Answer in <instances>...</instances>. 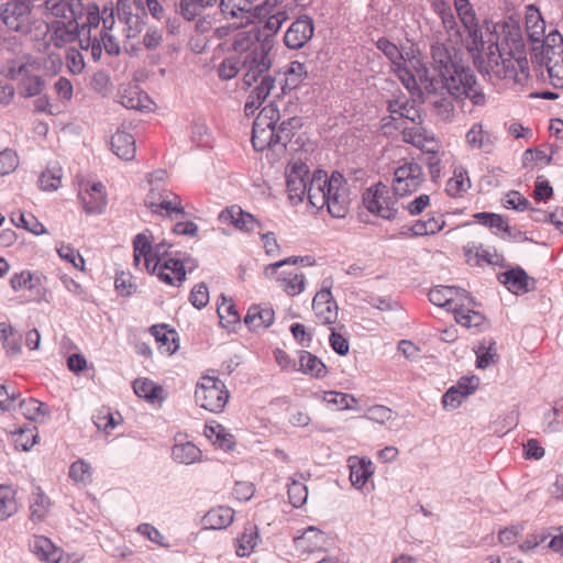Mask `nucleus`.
I'll list each match as a JSON object with an SVG mask.
<instances>
[{
  "instance_id": "f257e3e1",
  "label": "nucleus",
  "mask_w": 563,
  "mask_h": 563,
  "mask_svg": "<svg viewBox=\"0 0 563 563\" xmlns=\"http://www.w3.org/2000/svg\"><path fill=\"white\" fill-rule=\"evenodd\" d=\"M483 32V53L474 60L481 71L506 78L515 70L516 65L522 67L527 59L521 58L523 48L519 24L515 21L485 22Z\"/></svg>"
},
{
  "instance_id": "f03ea898",
  "label": "nucleus",
  "mask_w": 563,
  "mask_h": 563,
  "mask_svg": "<svg viewBox=\"0 0 563 563\" xmlns=\"http://www.w3.org/2000/svg\"><path fill=\"white\" fill-rule=\"evenodd\" d=\"M376 46L390 60L393 74L412 96L423 97L424 93L437 91V81L430 75V69L418 48L411 46L401 52L396 44L385 37L379 38Z\"/></svg>"
},
{
  "instance_id": "7ed1b4c3",
  "label": "nucleus",
  "mask_w": 563,
  "mask_h": 563,
  "mask_svg": "<svg viewBox=\"0 0 563 563\" xmlns=\"http://www.w3.org/2000/svg\"><path fill=\"white\" fill-rule=\"evenodd\" d=\"M170 245L161 242L153 246L150 231L139 233L133 240V262L139 268L143 262L144 269L169 286H180L186 279L184 263L170 255Z\"/></svg>"
},
{
  "instance_id": "20e7f679",
  "label": "nucleus",
  "mask_w": 563,
  "mask_h": 563,
  "mask_svg": "<svg viewBox=\"0 0 563 563\" xmlns=\"http://www.w3.org/2000/svg\"><path fill=\"white\" fill-rule=\"evenodd\" d=\"M308 200L316 209L324 207L334 218H344L350 205L347 181L339 172L329 177L324 170H316L308 187Z\"/></svg>"
},
{
  "instance_id": "39448f33",
  "label": "nucleus",
  "mask_w": 563,
  "mask_h": 563,
  "mask_svg": "<svg viewBox=\"0 0 563 563\" xmlns=\"http://www.w3.org/2000/svg\"><path fill=\"white\" fill-rule=\"evenodd\" d=\"M280 119L275 103L265 106L253 123L252 144L255 151L284 150L291 140L294 130L299 125V119L290 118L276 128Z\"/></svg>"
},
{
  "instance_id": "423d86ee",
  "label": "nucleus",
  "mask_w": 563,
  "mask_h": 563,
  "mask_svg": "<svg viewBox=\"0 0 563 563\" xmlns=\"http://www.w3.org/2000/svg\"><path fill=\"white\" fill-rule=\"evenodd\" d=\"M441 78V81L433 78L437 81V91L433 95L438 92L439 85L442 84L443 88L456 100L470 99L474 106L485 104V93L470 68L455 65L448 75H443Z\"/></svg>"
},
{
  "instance_id": "0eeeda50",
  "label": "nucleus",
  "mask_w": 563,
  "mask_h": 563,
  "mask_svg": "<svg viewBox=\"0 0 563 563\" xmlns=\"http://www.w3.org/2000/svg\"><path fill=\"white\" fill-rule=\"evenodd\" d=\"M455 11L463 25V31L456 30V37L474 60L481 58L483 53V29L478 24V19L473 5L468 0H453Z\"/></svg>"
},
{
  "instance_id": "6e6552de",
  "label": "nucleus",
  "mask_w": 563,
  "mask_h": 563,
  "mask_svg": "<svg viewBox=\"0 0 563 563\" xmlns=\"http://www.w3.org/2000/svg\"><path fill=\"white\" fill-rule=\"evenodd\" d=\"M60 66L59 58H56V55L51 54L44 63L42 64L38 60H32L25 64H22L18 67V69L11 68L9 69V76L12 78H16L18 76H22L21 78V90L26 97H34L41 93L44 88V80L38 75H31L32 71H40L43 69L45 75H55L58 67Z\"/></svg>"
},
{
  "instance_id": "1a4fd4ad",
  "label": "nucleus",
  "mask_w": 563,
  "mask_h": 563,
  "mask_svg": "<svg viewBox=\"0 0 563 563\" xmlns=\"http://www.w3.org/2000/svg\"><path fill=\"white\" fill-rule=\"evenodd\" d=\"M230 398L225 384L216 376L205 375L200 377L195 389L196 402L212 413L224 410Z\"/></svg>"
},
{
  "instance_id": "9d476101",
  "label": "nucleus",
  "mask_w": 563,
  "mask_h": 563,
  "mask_svg": "<svg viewBox=\"0 0 563 563\" xmlns=\"http://www.w3.org/2000/svg\"><path fill=\"white\" fill-rule=\"evenodd\" d=\"M426 180L422 166L415 161H404L394 170L391 188L394 196L407 198L417 192Z\"/></svg>"
},
{
  "instance_id": "9b49d317",
  "label": "nucleus",
  "mask_w": 563,
  "mask_h": 563,
  "mask_svg": "<svg viewBox=\"0 0 563 563\" xmlns=\"http://www.w3.org/2000/svg\"><path fill=\"white\" fill-rule=\"evenodd\" d=\"M397 198L394 194L390 195L386 185L378 183L364 192L363 203L371 213L385 220H393L398 213Z\"/></svg>"
},
{
  "instance_id": "f8f14e48",
  "label": "nucleus",
  "mask_w": 563,
  "mask_h": 563,
  "mask_svg": "<svg viewBox=\"0 0 563 563\" xmlns=\"http://www.w3.org/2000/svg\"><path fill=\"white\" fill-rule=\"evenodd\" d=\"M1 21L11 31L27 34L34 22L30 4L23 0H12L0 9Z\"/></svg>"
},
{
  "instance_id": "ddd939ff",
  "label": "nucleus",
  "mask_w": 563,
  "mask_h": 563,
  "mask_svg": "<svg viewBox=\"0 0 563 563\" xmlns=\"http://www.w3.org/2000/svg\"><path fill=\"white\" fill-rule=\"evenodd\" d=\"M332 282L323 280L322 287L312 299V311L316 321L332 329L338 322L339 306L331 292Z\"/></svg>"
},
{
  "instance_id": "4468645a",
  "label": "nucleus",
  "mask_w": 563,
  "mask_h": 563,
  "mask_svg": "<svg viewBox=\"0 0 563 563\" xmlns=\"http://www.w3.org/2000/svg\"><path fill=\"white\" fill-rule=\"evenodd\" d=\"M29 550L41 563H78L80 561L75 554L66 553L49 538L42 534L32 537Z\"/></svg>"
},
{
  "instance_id": "2eb2a0df",
  "label": "nucleus",
  "mask_w": 563,
  "mask_h": 563,
  "mask_svg": "<svg viewBox=\"0 0 563 563\" xmlns=\"http://www.w3.org/2000/svg\"><path fill=\"white\" fill-rule=\"evenodd\" d=\"M146 207L156 214L173 218L185 216L181 198L167 189L152 188L145 199Z\"/></svg>"
},
{
  "instance_id": "dca6fc26",
  "label": "nucleus",
  "mask_w": 563,
  "mask_h": 563,
  "mask_svg": "<svg viewBox=\"0 0 563 563\" xmlns=\"http://www.w3.org/2000/svg\"><path fill=\"white\" fill-rule=\"evenodd\" d=\"M78 199L87 214H100L108 205L106 186L101 181L81 180L78 185Z\"/></svg>"
},
{
  "instance_id": "f3484780",
  "label": "nucleus",
  "mask_w": 563,
  "mask_h": 563,
  "mask_svg": "<svg viewBox=\"0 0 563 563\" xmlns=\"http://www.w3.org/2000/svg\"><path fill=\"white\" fill-rule=\"evenodd\" d=\"M298 257H289L287 260L271 264L268 268L276 274L277 286L288 296L295 297L303 292L306 288V276L297 269L278 272L285 264H296Z\"/></svg>"
},
{
  "instance_id": "a211bd4d",
  "label": "nucleus",
  "mask_w": 563,
  "mask_h": 563,
  "mask_svg": "<svg viewBox=\"0 0 563 563\" xmlns=\"http://www.w3.org/2000/svg\"><path fill=\"white\" fill-rule=\"evenodd\" d=\"M308 166L301 162L289 165L286 170V187L290 200L302 201L308 196Z\"/></svg>"
},
{
  "instance_id": "6ab92c4d",
  "label": "nucleus",
  "mask_w": 563,
  "mask_h": 563,
  "mask_svg": "<svg viewBox=\"0 0 563 563\" xmlns=\"http://www.w3.org/2000/svg\"><path fill=\"white\" fill-rule=\"evenodd\" d=\"M313 33V20L309 15H302L294 21L286 31L285 45L291 49H299L311 40Z\"/></svg>"
},
{
  "instance_id": "aec40b11",
  "label": "nucleus",
  "mask_w": 563,
  "mask_h": 563,
  "mask_svg": "<svg viewBox=\"0 0 563 563\" xmlns=\"http://www.w3.org/2000/svg\"><path fill=\"white\" fill-rule=\"evenodd\" d=\"M48 41L56 47L75 42L79 36L78 20H51L47 26Z\"/></svg>"
},
{
  "instance_id": "412c9836",
  "label": "nucleus",
  "mask_w": 563,
  "mask_h": 563,
  "mask_svg": "<svg viewBox=\"0 0 563 563\" xmlns=\"http://www.w3.org/2000/svg\"><path fill=\"white\" fill-rule=\"evenodd\" d=\"M219 221L223 224L233 225L235 229L243 232H254L261 229L260 221L238 205L222 210L219 214Z\"/></svg>"
},
{
  "instance_id": "4be33fe9",
  "label": "nucleus",
  "mask_w": 563,
  "mask_h": 563,
  "mask_svg": "<svg viewBox=\"0 0 563 563\" xmlns=\"http://www.w3.org/2000/svg\"><path fill=\"white\" fill-rule=\"evenodd\" d=\"M495 134L483 122H475L465 133V144L472 151L492 153L496 145Z\"/></svg>"
},
{
  "instance_id": "5701e85b",
  "label": "nucleus",
  "mask_w": 563,
  "mask_h": 563,
  "mask_svg": "<svg viewBox=\"0 0 563 563\" xmlns=\"http://www.w3.org/2000/svg\"><path fill=\"white\" fill-rule=\"evenodd\" d=\"M81 11L80 0H46L44 2L45 15L51 20H78Z\"/></svg>"
},
{
  "instance_id": "b1692460",
  "label": "nucleus",
  "mask_w": 563,
  "mask_h": 563,
  "mask_svg": "<svg viewBox=\"0 0 563 563\" xmlns=\"http://www.w3.org/2000/svg\"><path fill=\"white\" fill-rule=\"evenodd\" d=\"M402 139L424 153H439L441 143L435 135L421 126L405 128Z\"/></svg>"
},
{
  "instance_id": "393cba45",
  "label": "nucleus",
  "mask_w": 563,
  "mask_h": 563,
  "mask_svg": "<svg viewBox=\"0 0 563 563\" xmlns=\"http://www.w3.org/2000/svg\"><path fill=\"white\" fill-rule=\"evenodd\" d=\"M245 63L247 65V70L244 74L243 82L247 87H252L260 82L264 77L271 76L268 74L271 60L264 48H261L260 52H254V55H252L251 58L247 57Z\"/></svg>"
},
{
  "instance_id": "a878e982",
  "label": "nucleus",
  "mask_w": 563,
  "mask_h": 563,
  "mask_svg": "<svg viewBox=\"0 0 563 563\" xmlns=\"http://www.w3.org/2000/svg\"><path fill=\"white\" fill-rule=\"evenodd\" d=\"M465 291L454 287L438 286L429 291V300L438 306L454 312L461 300H465Z\"/></svg>"
},
{
  "instance_id": "bb28decb",
  "label": "nucleus",
  "mask_w": 563,
  "mask_h": 563,
  "mask_svg": "<svg viewBox=\"0 0 563 563\" xmlns=\"http://www.w3.org/2000/svg\"><path fill=\"white\" fill-rule=\"evenodd\" d=\"M329 537L321 530L309 527L295 539V547L300 553L320 552L327 548Z\"/></svg>"
},
{
  "instance_id": "cd10ccee",
  "label": "nucleus",
  "mask_w": 563,
  "mask_h": 563,
  "mask_svg": "<svg viewBox=\"0 0 563 563\" xmlns=\"http://www.w3.org/2000/svg\"><path fill=\"white\" fill-rule=\"evenodd\" d=\"M543 54L551 84L555 88H563V46L552 47L547 45Z\"/></svg>"
},
{
  "instance_id": "c85d7f7f",
  "label": "nucleus",
  "mask_w": 563,
  "mask_h": 563,
  "mask_svg": "<svg viewBox=\"0 0 563 563\" xmlns=\"http://www.w3.org/2000/svg\"><path fill=\"white\" fill-rule=\"evenodd\" d=\"M455 321L465 328H479L485 322L483 313L474 309V301L465 295V300H461L453 312Z\"/></svg>"
},
{
  "instance_id": "c756f323",
  "label": "nucleus",
  "mask_w": 563,
  "mask_h": 563,
  "mask_svg": "<svg viewBox=\"0 0 563 563\" xmlns=\"http://www.w3.org/2000/svg\"><path fill=\"white\" fill-rule=\"evenodd\" d=\"M275 320V311L267 305H252L244 318L245 324L252 331L267 329Z\"/></svg>"
},
{
  "instance_id": "7c9ffc66",
  "label": "nucleus",
  "mask_w": 563,
  "mask_h": 563,
  "mask_svg": "<svg viewBox=\"0 0 563 563\" xmlns=\"http://www.w3.org/2000/svg\"><path fill=\"white\" fill-rule=\"evenodd\" d=\"M347 466L350 468V481L357 489H362L374 474L372 461L364 457L350 456Z\"/></svg>"
},
{
  "instance_id": "2f4dec72",
  "label": "nucleus",
  "mask_w": 563,
  "mask_h": 563,
  "mask_svg": "<svg viewBox=\"0 0 563 563\" xmlns=\"http://www.w3.org/2000/svg\"><path fill=\"white\" fill-rule=\"evenodd\" d=\"M155 338L157 349L162 354L172 355L178 349V335L173 329H168L166 324H155L150 329Z\"/></svg>"
},
{
  "instance_id": "473e14b6",
  "label": "nucleus",
  "mask_w": 563,
  "mask_h": 563,
  "mask_svg": "<svg viewBox=\"0 0 563 563\" xmlns=\"http://www.w3.org/2000/svg\"><path fill=\"white\" fill-rule=\"evenodd\" d=\"M120 102L128 109L140 111H152L155 106L148 95L136 86L125 88L120 95Z\"/></svg>"
},
{
  "instance_id": "72a5a7b5",
  "label": "nucleus",
  "mask_w": 563,
  "mask_h": 563,
  "mask_svg": "<svg viewBox=\"0 0 563 563\" xmlns=\"http://www.w3.org/2000/svg\"><path fill=\"white\" fill-rule=\"evenodd\" d=\"M80 47L82 49H88L91 47V55L95 60H99L102 55V48H104L106 53L109 55H118L120 53V44L119 42L107 32L101 34V38H93L91 42L90 37L85 41L80 40Z\"/></svg>"
},
{
  "instance_id": "f704fd0d",
  "label": "nucleus",
  "mask_w": 563,
  "mask_h": 563,
  "mask_svg": "<svg viewBox=\"0 0 563 563\" xmlns=\"http://www.w3.org/2000/svg\"><path fill=\"white\" fill-rule=\"evenodd\" d=\"M464 256L471 266H482L484 264H497L499 262V255L495 249L484 247L470 243L463 249Z\"/></svg>"
},
{
  "instance_id": "c9c22d12",
  "label": "nucleus",
  "mask_w": 563,
  "mask_h": 563,
  "mask_svg": "<svg viewBox=\"0 0 563 563\" xmlns=\"http://www.w3.org/2000/svg\"><path fill=\"white\" fill-rule=\"evenodd\" d=\"M262 30L258 25L252 24L249 29L240 31L234 40V48L236 51L246 52L251 51V55L254 52H260L264 46L261 44Z\"/></svg>"
},
{
  "instance_id": "e433bc0d",
  "label": "nucleus",
  "mask_w": 563,
  "mask_h": 563,
  "mask_svg": "<svg viewBox=\"0 0 563 563\" xmlns=\"http://www.w3.org/2000/svg\"><path fill=\"white\" fill-rule=\"evenodd\" d=\"M499 280L509 291L516 295L526 294L530 289L531 279L520 267L503 273L499 276Z\"/></svg>"
},
{
  "instance_id": "4c0bfd02",
  "label": "nucleus",
  "mask_w": 563,
  "mask_h": 563,
  "mask_svg": "<svg viewBox=\"0 0 563 563\" xmlns=\"http://www.w3.org/2000/svg\"><path fill=\"white\" fill-rule=\"evenodd\" d=\"M526 31L531 42L539 43L544 38L545 22L539 9L530 4L526 9Z\"/></svg>"
},
{
  "instance_id": "58836bf2",
  "label": "nucleus",
  "mask_w": 563,
  "mask_h": 563,
  "mask_svg": "<svg viewBox=\"0 0 563 563\" xmlns=\"http://www.w3.org/2000/svg\"><path fill=\"white\" fill-rule=\"evenodd\" d=\"M203 434L213 445L221 450L230 451L235 445L234 437L220 423H207Z\"/></svg>"
},
{
  "instance_id": "ea45409f",
  "label": "nucleus",
  "mask_w": 563,
  "mask_h": 563,
  "mask_svg": "<svg viewBox=\"0 0 563 563\" xmlns=\"http://www.w3.org/2000/svg\"><path fill=\"white\" fill-rule=\"evenodd\" d=\"M217 313L220 325L228 330H233L241 321L240 312L238 311L233 299L227 298L224 295H221L220 297Z\"/></svg>"
},
{
  "instance_id": "a19ab883",
  "label": "nucleus",
  "mask_w": 563,
  "mask_h": 563,
  "mask_svg": "<svg viewBox=\"0 0 563 563\" xmlns=\"http://www.w3.org/2000/svg\"><path fill=\"white\" fill-rule=\"evenodd\" d=\"M234 519V510L228 506H219L210 509L202 518L208 529L220 530L229 527Z\"/></svg>"
},
{
  "instance_id": "79ce46f5",
  "label": "nucleus",
  "mask_w": 563,
  "mask_h": 563,
  "mask_svg": "<svg viewBox=\"0 0 563 563\" xmlns=\"http://www.w3.org/2000/svg\"><path fill=\"white\" fill-rule=\"evenodd\" d=\"M297 371L314 378H323L328 374L325 364L308 351L299 352V367Z\"/></svg>"
},
{
  "instance_id": "37998d69",
  "label": "nucleus",
  "mask_w": 563,
  "mask_h": 563,
  "mask_svg": "<svg viewBox=\"0 0 563 563\" xmlns=\"http://www.w3.org/2000/svg\"><path fill=\"white\" fill-rule=\"evenodd\" d=\"M258 529L254 523H247L243 532L235 539V553L240 558L249 556L253 553L258 543Z\"/></svg>"
},
{
  "instance_id": "c03bdc74",
  "label": "nucleus",
  "mask_w": 563,
  "mask_h": 563,
  "mask_svg": "<svg viewBox=\"0 0 563 563\" xmlns=\"http://www.w3.org/2000/svg\"><path fill=\"white\" fill-rule=\"evenodd\" d=\"M133 390L140 398L151 404L162 402L164 400V389L148 378H136L133 382Z\"/></svg>"
},
{
  "instance_id": "a18cd8bd",
  "label": "nucleus",
  "mask_w": 563,
  "mask_h": 563,
  "mask_svg": "<svg viewBox=\"0 0 563 563\" xmlns=\"http://www.w3.org/2000/svg\"><path fill=\"white\" fill-rule=\"evenodd\" d=\"M113 153L122 159L130 161L135 156V139L132 134L118 131L111 139Z\"/></svg>"
},
{
  "instance_id": "49530a36",
  "label": "nucleus",
  "mask_w": 563,
  "mask_h": 563,
  "mask_svg": "<svg viewBox=\"0 0 563 563\" xmlns=\"http://www.w3.org/2000/svg\"><path fill=\"white\" fill-rule=\"evenodd\" d=\"M471 186L468 172L465 167L457 166L453 169V175L446 183L445 191L450 197L457 198L466 194Z\"/></svg>"
},
{
  "instance_id": "de8ad7c7",
  "label": "nucleus",
  "mask_w": 563,
  "mask_h": 563,
  "mask_svg": "<svg viewBox=\"0 0 563 563\" xmlns=\"http://www.w3.org/2000/svg\"><path fill=\"white\" fill-rule=\"evenodd\" d=\"M445 225V220L442 213L434 212L426 219L417 220L410 228V231L416 236L432 235L440 232Z\"/></svg>"
},
{
  "instance_id": "09e8293b",
  "label": "nucleus",
  "mask_w": 563,
  "mask_h": 563,
  "mask_svg": "<svg viewBox=\"0 0 563 563\" xmlns=\"http://www.w3.org/2000/svg\"><path fill=\"white\" fill-rule=\"evenodd\" d=\"M201 450L192 442H177L172 449L173 459L180 464H192L201 460Z\"/></svg>"
},
{
  "instance_id": "8fccbe9b",
  "label": "nucleus",
  "mask_w": 563,
  "mask_h": 563,
  "mask_svg": "<svg viewBox=\"0 0 563 563\" xmlns=\"http://www.w3.org/2000/svg\"><path fill=\"white\" fill-rule=\"evenodd\" d=\"M16 493L10 485H0V521L12 517L19 508Z\"/></svg>"
},
{
  "instance_id": "3c124183",
  "label": "nucleus",
  "mask_w": 563,
  "mask_h": 563,
  "mask_svg": "<svg viewBox=\"0 0 563 563\" xmlns=\"http://www.w3.org/2000/svg\"><path fill=\"white\" fill-rule=\"evenodd\" d=\"M388 111L390 112V118L393 120L408 119L415 122L416 119L419 118L418 110L407 99H396L389 101Z\"/></svg>"
},
{
  "instance_id": "603ef678",
  "label": "nucleus",
  "mask_w": 563,
  "mask_h": 563,
  "mask_svg": "<svg viewBox=\"0 0 563 563\" xmlns=\"http://www.w3.org/2000/svg\"><path fill=\"white\" fill-rule=\"evenodd\" d=\"M49 498L42 492L33 493L30 501V519L33 522L43 521L49 512Z\"/></svg>"
},
{
  "instance_id": "864d4df0",
  "label": "nucleus",
  "mask_w": 563,
  "mask_h": 563,
  "mask_svg": "<svg viewBox=\"0 0 563 563\" xmlns=\"http://www.w3.org/2000/svg\"><path fill=\"white\" fill-rule=\"evenodd\" d=\"M41 276L24 269L20 273H14L10 278V286L14 291L22 289L33 290L41 285Z\"/></svg>"
},
{
  "instance_id": "5fc2aeb1",
  "label": "nucleus",
  "mask_w": 563,
  "mask_h": 563,
  "mask_svg": "<svg viewBox=\"0 0 563 563\" xmlns=\"http://www.w3.org/2000/svg\"><path fill=\"white\" fill-rule=\"evenodd\" d=\"M63 179V169L58 165L48 166L38 178L42 190L54 191L59 188Z\"/></svg>"
},
{
  "instance_id": "6e6d98bb",
  "label": "nucleus",
  "mask_w": 563,
  "mask_h": 563,
  "mask_svg": "<svg viewBox=\"0 0 563 563\" xmlns=\"http://www.w3.org/2000/svg\"><path fill=\"white\" fill-rule=\"evenodd\" d=\"M69 477L76 485L88 486L92 482V467L88 462L77 460L69 467Z\"/></svg>"
},
{
  "instance_id": "4d7b16f0",
  "label": "nucleus",
  "mask_w": 563,
  "mask_h": 563,
  "mask_svg": "<svg viewBox=\"0 0 563 563\" xmlns=\"http://www.w3.org/2000/svg\"><path fill=\"white\" fill-rule=\"evenodd\" d=\"M218 0H181L180 14L188 21L195 20L200 13L217 3Z\"/></svg>"
},
{
  "instance_id": "13d9d810",
  "label": "nucleus",
  "mask_w": 563,
  "mask_h": 563,
  "mask_svg": "<svg viewBox=\"0 0 563 563\" xmlns=\"http://www.w3.org/2000/svg\"><path fill=\"white\" fill-rule=\"evenodd\" d=\"M476 366L478 368H486L492 363L496 362L497 349L496 343L493 341H483L475 350Z\"/></svg>"
},
{
  "instance_id": "bf43d9fd",
  "label": "nucleus",
  "mask_w": 563,
  "mask_h": 563,
  "mask_svg": "<svg viewBox=\"0 0 563 563\" xmlns=\"http://www.w3.org/2000/svg\"><path fill=\"white\" fill-rule=\"evenodd\" d=\"M322 399L328 405L334 406L340 410L355 409V405L357 404L353 395L333 390L324 391Z\"/></svg>"
},
{
  "instance_id": "052dcab7",
  "label": "nucleus",
  "mask_w": 563,
  "mask_h": 563,
  "mask_svg": "<svg viewBox=\"0 0 563 563\" xmlns=\"http://www.w3.org/2000/svg\"><path fill=\"white\" fill-rule=\"evenodd\" d=\"M431 55H432L434 65L439 68L441 76L448 75V73H450V69L456 65L452 60L446 47L442 44L432 45Z\"/></svg>"
},
{
  "instance_id": "680f3d73",
  "label": "nucleus",
  "mask_w": 563,
  "mask_h": 563,
  "mask_svg": "<svg viewBox=\"0 0 563 563\" xmlns=\"http://www.w3.org/2000/svg\"><path fill=\"white\" fill-rule=\"evenodd\" d=\"M255 0H221L220 8L222 13L232 18L239 16L240 13H249L253 8Z\"/></svg>"
},
{
  "instance_id": "e2e57ef3",
  "label": "nucleus",
  "mask_w": 563,
  "mask_h": 563,
  "mask_svg": "<svg viewBox=\"0 0 563 563\" xmlns=\"http://www.w3.org/2000/svg\"><path fill=\"white\" fill-rule=\"evenodd\" d=\"M143 5V0H118L117 12L119 20L125 24L133 23V19L135 18L134 8L142 9Z\"/></svg>"
},
{
  "instance_id": "0e129e2a",
  "label": "nucleus",
  "mask_w": 563,
  "mask_h": 563,
  "mask_svg": "<svg viewBox=\"0 0 563 563\" xmlns=\"http://www.w3.org/2000/svg\"><path fill=\"white\" fill-rule=\"evenodd\" d=\"M57 254L59 257L67 263L71 264L75 268L79 271H85V260L79 254V252L74 249L69 244L60 243L59 246H57Z\"/></svg>"
},
{
  "instance_id": "69168bd1",
  "label": "nucleus",
  "mask_w": 563,
  "mask_h": 563,
  "mask_svg": "<svg viewBox=\"0 0 563 563\" xmlns=\"http://www.w3.org/2000/svg\"><path fill=\"white\" fill-rule=\"evenodd\" d=\"M114 287L120 296L129 297L136 291L133 276L128 272H120L114 279Z\"/></svg>"
},
{
  "instance_id": "338daca9",
  "label": "nucleus",
  "mask_w": 563,
  "mask_h": 563,
  "mask_svg": "<svg viewBox=\"0 0 563 563\" xmlns=\"http://www.w3.org/2000/svg\"><path fill=\"white\" fill-rule=\"evenodd\" d=\"M474 219L490 229H496L498 231H508V224L505 221V219L497 213H490V212H478L474 214Z\"/></svg>"
},
{
  "instance_id": "774afa93",
  "label": "nucleus",
  "mask_w": 563,
  "mask_h": 563,
  "mask_svg": "<svg viewBox=\"0 0 563 563\" xmlns=\"http://www.w3.org/2000/svg\"><path fill=\"white\" fill-rule=\"evenodd\" d=\"M288 498L294 507H301L308 498L307 486L301 482L292 481L288 486Z\"/></svg>"
}]
</instances>
